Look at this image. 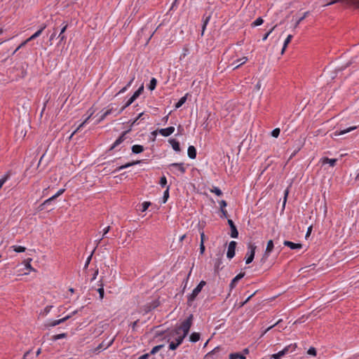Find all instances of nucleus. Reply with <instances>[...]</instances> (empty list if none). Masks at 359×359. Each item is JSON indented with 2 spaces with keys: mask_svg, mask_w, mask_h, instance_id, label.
Segmentation results:
<instances>
[{
  "mask_svg": "<svg viewBox=\"0 0 359 359\" xmlns=\"http://www.w3.org/2000/svg\"><path fill=\"white\" fill-rule=\"evenodd\" d=\"M193 320L194 315L190 314L185 320L181 323L179 326L176 327L175 329L170 332V335L172 337L179 335L180 331H182V334L187 337L189 334L191 327L193 325Z\"/></svg>",
  "mask_w": 359,
  "mask_h": 359,
  "instance_id": "obj_1",
  "label": "nucleus"
},
{
  "mask_svg": "<svg viewBox=\"0 0 359 359\" xmlns=\"http://www.w3.org/2000/svg\"><path fill=\"white\" fill-rule=\"evenodd\" d=\"M205 284V281L201 280L198 285L193 290L192 292L187 297V304L189 306L191 305L192 302L195 300L196 297L198 296Z\"/></svg>",
  "mask_w": 359,
  "mask_h": 359,
  "instance_id": "obj_2",
  "label": "nucleus"
},
{
  "mask_svg": "<svg viewBox=\"0 0 359 359\" xmlns=\"http://www.w3.org/2000/svg\"><path fill=\"white\" fill-rule=\"evenodd\" d=\"M168 168L176 175H179V172L183 175L186 172V168L183 163H173L170 164Z\"/></svg>",
  "mask_w": 359,
  "mask_h": 359,
  "instance_id": "obj_3",
  "label": "nucleus"
},
{
  "mask_svg": "<svg viewBox=\"0 0 359 359\" xmlns=\"http://www.w3.org/2000/svg\"><path fill=\"white\" fill-rule=\"evenodd\" d=\"M256 248L257 247L255 244L249 243L248 251L246 254L247 257L245 259V263L247 264H250L253 261Z\"/></svg>",
  "mask_w": 359,
  "mask_h": 359,
  "instance_id": "obj_4",
  "label": "nucleus"
},
{
  "mask_svg": "<svg viewBox=\"0 0 359 359\" xmlns=\"http://www.w3.org/2000/svg\"><path fill=\"white\" fill-rule=\"evenodd\" d=\"M71 317H72V316H66L65 317H64L62 318H60V319H58V320H49V321L47 322L46 325L47 327H55V326H56L57 325H60V324L67 321Z\"/></svg>",
  "mask_w": 359,
  "mask_h": 359,
  "instance_id": "obj_5",
  "label": "nucleus"
},
{
  "mask_svg": "<svg viewBox=\"0 0 359 359\" xmlns=\"http://www.w3.org/2000/svg\"><path fill=\"white\" fill-rule=\"evenodd\" d=\"M236 244V242L233 241H231L229 244L226 257L230 259L235 256V250Z\"/></svg>",
  "mask_w": 359,
  "mask_h": 359,
  "instance_id": "obj_6",
  "label": "nucleus"
},
{
  "mask_svg": "<svg viewBox=\"0 0 359 359\" xmlns=\"http://www.w3.org/2000/svg\"><path fill=\"white\" fill-rule=\"evenodd\" d=\"M62 25V27L60 29V34L57 36V38L59 39V44L62 43L66 41L67 39L66 36L65 35V32L68 27V24L64 22Z\"/></svg>",
  "mask_w": 359,
  "mask_h": 359,
  "instance_id": "obj_7",
  "label": "nucleus"
},
{
  "mask_svg": "<svg viewBox=\"0 0 359 359\" xmlns=\"http://www.w3.org/2000/svg\"><path fill=\"white\" fill-rule=\"evenodd\" d=\"M130 130V129L124 131L122 134L118 137V139L112 144L110 147V150L115 149L119 144H121L126 139V134Z\"/></svg>",
  "mask_w": 359,
  "mask_h": 359,
  "instance_id": "obj_8",
  "label": "nucleus"
},
{
  "mask_svg": "<svg viewBox=\"0 0 359 359\" xmlns=\"http://www.w3.org/2000/svg\"><path fill=\"white\" fill-rule=\"evenodd\" d=\"M159 305V302L158 300H154L149 303H147L144 306L143 311L145 313H148L153 309H156Z\"/></svg>",
  "mask_w": 359,
  "mask_h": 359,
  "instance_id": "obj_9",
  "label": "nucleus"
},
{
  "mask_svg": "<svg viewBox=\"0 0 359 359\" xmlns=\"http://www.w3.org/2000/svg\"><path fill=\"white\" fill-rule=\"evenodd\" d=\"M227 222H228V224L229 225L230 229H231V234H230L231 237L233 238H238V231L237 228H236V225L234 224L233 222L230 219H229Z\"/></svg>",
  "mask_w": 359,
  "mask_h": 359,
  "instance_id": "obj_10",
  "label": "nucleus"
},
{
  "mask_svg": "<svg viewBox=\"0 0 359 359\" xmlns=\"http://www.w3.org/2000/svg\"><path fill=\"white\" fill-rule=\"evenodd\" d=\"M283 245L290 248L292 250H299L302 248V245L301 243H294L292 241H285L283 242Z\"/></svg>",
  "mask_w": 359,
  "mask_h": 359,
  "instance_id": "obj_11",
  "label": "nucleus"
},
{
  "mask_svg": "<svg viewBox=\"0 0 359 359\" xmlns=\"http://www.w3.org/2000/svg\"><path fill=\"white\" fill-rule=\"evenodd\" d=\"M175 131V128L173 126H170L166 128H162L159 130V133L164 137H168L171 134H172Z\"/></svg>",
  "mask_w": 359,
  "mask_h": 359,
  "instance_id": "obj_12",
  "label": "nucleus"
},
{
  "mask_svg": "<svg viewBox=\"0 0 359 359\" xmlns=\"http://www.w3.org/2000/svg\"><path fill=\"white\" fill-rule=\"evenodd\" d=\"M245 276V273H238L237 276H236L231 281L230 284H229V287H230V289L232 290L233 289L237 283L238 282V280H240L241 278H243Z\"/></svg>",
  "mask_w": 359,
  "mask_h": 359,
  "instance_id": "obj_13",
  "label": "nucleus"
},
{
  "mask_svg": "<svg viewBox=\"0 0 359 359\" xmlns=\"http://www.w3.org/2000/svg\"><path fill=\"white\" fill-rule=\"evenodd\" d=\"M142 162V161H133V162H130V163H127L123 165H121L119 167H117L115 170H114V172H119L121 171V170L123 169H125V168H128L130 166H133V165H137V164H140V163Z\"/></svg>",
  "mask_w": 359,
  "mask_h": 359,
  "instance_id": "obj_14",
  "label": "nucleus"
},
{
  "mask_svg": "<svg viewBox=\"0 0 359 359\" xmlns=\"http://www.w3.org/2000/svg\"><path fill=\"white\" fill-rule=\"evenodd\" d=\"M356 128H357L356 126H352V127H349V128H344V129L339 128V129L337 130L334 133V134L335 136L342 135H344L348 132H351Z\"/></svg>",
  "mask_w": 359,
  "mask_h": 359,
  "instance_id": "obj_15",
  "label": "nucleus"
},
{
  "mask_svg": "<svg viewBox=\"0 0 359 359\" xmlns=\"http://www.w3.org/2000/svg\"><path fill=\"white\" fill-rule=\"evenodd\" d=\"M217 256H218V257L215 259V271L218 272L219 270L222 269V267L220 266L222 264V254L219 252L217 255Z\"/></svg>",
  "mask_w": 359,
  "mask_h": 359,
  "instance_id": "obj_16",
  "label": "nucleus"
},
{
  "mask_svg": "<svg viewBox=\"0 0 359 359\" xmlns=\"http://www.w3.org/2000/svg\"><path fill=\"white\" fill-rule=\"evenodd\" d=\"M323 165L329 164L331 167L335 166L337 159V158H329L327 157H324L321 159Z\"/></svg>",
  "mask_w": 359,
  "mask_h": 359,
  "instance_id": "obj_17",
  "label": "nucleus"
},
{
  "mask_svg": "<svg viewBox=\"0 0 359 359\" xmlns=\"http://www.w3.org/2000/svg\"><path fill=\"white\" fill-rule=\"evenodd\" d=\"M115 111H116V109H114L113 106L109 105L108 109L101 115L99 121H103L107 116L112 114Z\"/></svg>",
  "mask_w": 359,
  "mask_h": 359,
  "instance_id": "obj_18",
  "label": "nucleus"
},
{
  "mask_svg": "<svg viewBox=\"0 0 359 359\" xmlns=\"http://www.w3.org/2000/svg\"><path fill=\"white\" fill-rule=\"evenodd\" d=\"M55 199H56V198L54 196H52L49 198L43 201V203L40 205V206H39L40 209L41 210H44L46 206L50 205L53 201H55Z\"/></svg>",
  "mask_w": 359,
  "mask_h": 359,
  "instance_id": "obj_19",
  "label": "nucleus"
},
{
  "mask_svg": "<svg viewBox=\"0 0 359 359\" xmlns=\"http://www.w3.org/2000/svg\"><path fill=\"white\" fill-rule=\"evenodd\" d=\"M273 242L272 240H269L267 243L266 248L265 250L264 255L266 256V258H267L269 255V254L272 252L273 249Z\"/></svg>",
  "mask_w": 359,
  "mask_h": 359,
  "instance_id": "obj_20",
  "label": "nucleus"
},
{
  "mask_svg": "<svg viewBox=\"0 0 359 359\" xmlns=\"http://www.w3.org/2000/svg\"><path fill=\"white\" fill-rule=\"evenodd\" d=\"M188 156L191 159H195L196 157V149L194 146H189L187 150Z\"/></svg>",
  "mask_w": 359,
  "mask_h": 359,
  "instance_id": "obj_21",
  "label": "nucleus"
},
{
  "mask_svg": "<svg viewBox=\"0 0 359 359\" xmlns=\"http://www.w3.org/2000/svg\"><path fill=\"white\" fill-rule=\"evenodd\" d=\"M169 142L171 144L172 149L175 151H177V152L180 151V142L178 141H177L175 139H170V140H169Z\"/></svg>",
  "mask_w": 359,
  "mask_h": 359,
  "instance_id": "obj_22",
  "label": "nucleus"
},
{
  "mask_svg": "<svg viewBox=\"0 0 359 359\" xmlns=\"http://www.w3.org/2000/svg\"><path fill=\"white\" fill-rule=\"evenodd\" d=\"M188 93H187L184 96L182 97L179 101L175 104V109H179L180 107H181L187 101V96H188Z\"/></svg>",
  "mask_w": 359,
  "mask_h": 359,
  "instance_id": "obj_23",
  "label": "nucleus"
},
{
  "mask_svg": "<svg viewBox=\"0 0 359 359\" xmlns=\"http://www.w3.org/2000/svg\"><path fill=\"white\" fill-rule=\"evenodd\" d=\"M131 149L133 154H137L144 151V147L140 144H135L132 147Z\"/></svg>",
  "mask_w": 359,
  "mask_h": 359,
  "instance_id": "obj_24",
  "label": "nucleus"
},
{
  "mask_svg": "<svg viewBox=\"0 0 359 359\" xmlns=\"http://www.w3.org/2000/svg\"><path fill=\"white\" fill-rule=\"evenodd\" d=\"M201 334L198 332H193L189 336V341L192 343H196L199 341Z\"/></svg>",
  "mask_w": 359,
  "mask_h": 359,
  "instance_id": "obj_25",
  "label": "nucleus"
},
{
  "mask_svg": "<svg viewBox=\"0 0 359 359\" xmlns=\"http://www.w3.org/2000/svg\"><path fill=\"white\" fill-rule=\"evenodd\" d=\"M297 348V344H291L287 346H285L283 351L285 352V354L288 353H292L293 351H295Z\"/></svg>",
  "mask_w": 359,
  "mask_h": 359,
  "instance_id": "obj_26",
  "label": "nucleus"
},
{
  "mask_svg": "<svg viewBox=\"0 0 359 359\" xmlns=\"http://www.w3.org/2000/svg\"><path fill=\"white\" fill-rule=\"evenodd\" d=\"M135 100L130 97L126 104L116 112V116L122 113V111L128 107H129Z\"/></svg>",
  "mask_w": 359,
  "mask_h": 359,
  "instance_id": "obj_27",
  "label": "nucleus"
},
{
  "mask_svg": "<svg viewBox=\"0 0 359 359\" xmlns=\"http://www.w3.org/2000/svg\"><path fill=\"white\" fill-rule=\"evenodd\" d=\"M246 357L241 353H232L229 355V359H245Z\"/></svg>",
  "mask_w": 359,
  "mask_h": 359,
  "instance_id": "obj_28",
  "label": "nucleus"
},
{
  "mask_svg": "<svg viewBox=\"0 0 359 359\" xmlns=\"http://www.w3.org/2000/svg\"><path fill=\"white\" fill-rule=\"evenodd\" d=\"M248 57H243L241 59H238L236 60V61H234V62L233 63V64H236V63H238L239 64H237L235 67L233 68V69H236L237 68H238L239 67H241L242 65L245 64L247 61H248Z\"/></svg>",
  "mask_w": 359,
  "mask_h": 359,
  "instance_id": "obj_29",
  "label": "nucleus"
},
{
  "mask_svg": "<svg viewBox=\"0 0 359 359\" xmlns=\"http://www.w3.org/2000/svg\"><path fill=\"white\" fill-rule=\"evenodd\" d=\"M292 35L291 34H289L287 36V37L285 39V41H284V43H283V48H282V50H281V54H283L287 45L290 43L292 39Z\"/></svg>",
  "mask_w": 359,
  "mask_h": 359,
  "instance_id": "obj_30",
  "label": "nucleus"
},
{
  "mask_svg": "<svg viewBox=\"0 0 359 359\" xmlns=\"http://www.w3.org/2000/svg\"><path fill=\"white\" fill-rule=\"evenodd\" d=\"M144 86L143 84L134 93L131 97L135 100L143 92Z\"/></svg>",
  "mask_w": 359,
  "mask_h": 359,
  "instance_id": "obj_31",
  "label": "nucleus"
},
{
  "mask_svg": "<svg viewBox=\"0 0 359 359\" xmlns=\"http://www.w3.org/2000/svg\"><path fill=\"white\" fill-rule=\"evenodd\" d=\"M135 79V77L133 76L130 80V81L127 83V85L126 86H124L123 88H122L119 91L118 93H117L118 95V94H122L123 93H125L128 88L131 86V84L133 83V81Z\"/></svg>",
  "mask_w": 359,
  "mask_h": 359,
  "instance_id": "obj_32",
  "label": "nucleus"
},
{
  "mask_svg": "<svg viewBox=\"0 0 359 359\" xmlns=\"http://www.w3.org/2000/svg\"><path fill=\"white\" fill-rule=\"evenodd\" d=\"M32 258H28L27 259H25L24 261V264H25V269H29V271H35L34 269L32 266L31 265V262H32Z\"/></svg>",
  "mask_w": 359,
  "mask_h": 359,
  "instance_id": "obj_33",
  "label": "nucleus"
},
{
  "mask_svg": "<svg viewBox=\"0 0 359 359\" xmlns=\"http://www.w3.org/2000/svg\"><path fill=\"white\" fill-rule=\"evenodd\" d=\"M163 347V344L157 345L154 346L149 352V354L151 355L156 354L158 353L162 348Z\"/></svg>",
  "mask_w": 359,
  "mask_h": 359,
  "instance_id": "obj_34",
  "label": "nucleus"
},
{
  "mask_svg": "<svg viewBox=\"0 0 359 359\" xmlns=\"http://www.w3.org/2000/svg\"><path fill=\"white\" fill-rule=\"evenodd\" d=\"M157 84V80L155 78H152L148 85V88L150 90H154L156 88Z\"/></svg>",
  "mask_w": 359,
  "mask_h": 359,
  "instance_id": "obj_35",
  "label": "nucleus"
},
{
  "mask_svg": "<svg viewBox=\"0 0 359 359\" xmlns=\"http://www.w3.org/2000/svg\"><path fill=\"white\" fill-rule=\"evenodd\" d=\"M169 190H170V186H167L166 189L163 192V203H165L169 198Z\"/></svg>",
  "mask_w": 359,
  "mask_h": 359,
  "instance_id": "obj_36",
  "label": "nucleus"
},
{
  "mask_svg": "<svg viewBox=\"0 0 359 359\" xmlns=\"http://www.w3.org/2000/svg\"><path fill=\"white\" fill-rule=\"evenodd\" d=\"M144 116V112H141L140 114H139V115L137 116V117L136 118H135L132 122H131V125L130 126H133L135 125H137L138 123H137V121L138 119L141 118L142 120H144L145 118V117H143Z\"/></svg>",
  "mask_w": 359,
  "mask_h": 359,
  "instance_id": "obj_37",
  "label": "nucleus"
},
{
  "mask_svg": "<svg viewBox=\"0 0 359 359\" xmlns=\"http://www.w3.org/2000/svg\"><path fill=\"white\" fill-rule=\"evenodd\" d=\"M11 248H13V250L16 252H22L26 250L25 247L20 245H13L11 246Z\"/></svg>",
  "mask_w": 359,
  "mask_h": 359,
  "instance_id": "obj_38",
  "label": "nucleus"
},
{
  "mask_svg": "<svg viewBox=\"0 0 359 359\" xmlns=\"http://www.w3.org/2000/svg\"><path fill=\"white\" fill-rule=\"evenodd\" d=\"M285 355V352L282 350L278 352L277 353L273 354L271 358L273 359H280L283 356Z\"/></svg>",
  "mask_w": 359,
  "mask_h": 359,
  "instance_id": "obj_39",
  "label": "nucleus"
},
{
  "mask_svg": "<svg viewBox=\"0 0 359 359\" xmlns=\"http://www.w3.org/2000/svg\"><path fill=\"white\" fill-rule=\"evenodd\" d=\"M264 22V20L263 19L259 17L258 18H257L252 23V27H257V26H259L261 25H262Z\"/></svg>",
  "mask_w": 359,
  "mask_h": 359,
  "instance_id": "obj_40",
  "label": "nucleus"
},
{
  "mask_svg": "<svg viewBox=\"0 0 359 359\" xmlns=\"http://www.w3.org/2000/svg\"><path fill=\"white\" fill-rule=\"evenodd\" d=\"M185 337H186V336H184L183 334L177 336V337L175 339V341L176 343V345L180 346L183 342V340Z\"/></svg>",
  "mask_w": 359,
  "mask_h": 359,
  "instance_id": "obj_41",
  "label": "nucleus"
},
{
  "mask_svg": "<svg viewBox=\"0 0 359 359\" xmlns=\"http://www.w3.org/2000/svg\"><path fill=\"white\" fill-rule=\"evenodd\" d=\"M210 191L212 193L215 194L218 196H220L222 195V191H221V189L219 188H218V187H213V189H211Z\"/></svg>",
  "mask_w": 359,
  "mask_h": 359,
  "instance_id": "obj_42",
  "label": "nucleus"
},
{
  "mask_svg": "<svg viewBox=\"0 0 359 359\" xmlns=\"http://www.w3.org/2000/svg\"><path fill=\"white\" fill-rule=\"evenodd\" d=\"M9 174L5 175L2 178L0 179V189L4 184V183L9 179Z\"/></svg>",
  "mask_w": 359,
  "mask_h": 359,
  "instance_id": "obj_43",
  "label": "nucleus"
},
{
  "mask_svg": "<svg viewBox=\"0 0 359 359\" xmlns=\"http://www.w3.org/2000/svg\"><path fill=\"white\" fill-rule=\"evenodd\" d=\"M159 184L162 187H165L167 186V179L165 177V176H162L161 178H160V181H159Z\"/></svg>",
  "mask_w": 359,
  "mask_h": 359,
  "instance_id": "obj_44",
  "label": "nucleus"
},
{
  "mask_svg": "<svg viewBox=\"0 0 359 359\" xmlns=\"http://www.w3.org/2000/svg\"><path fill=\"white\" fill-rule=\"evenodd\" d=\"M309 12H305L304 15L297 20V21L295 23V27H297L300 24V22L306 18Z\"/></svg>",
  "mask_w": 359,
  "mask_h": 359,
  "instance_id": "obj_45",
  "label": "nucleus"
},
{
  "mask_svg": "<svg viewBox=\"0 0 359 359\" xmlns=\"http://www.w3.org/2000/svg\"><path fill=\"white\" fill-rule=\"evenodd\" d=\"M67 337V334L66 333H62V334H55L53 337V340L56 341V340H58V339H63V338H65Z\"/></svg>",
  "mask_w": 359,
  "mask_h": 359,
  "instance_id": "obj_46",
  "label": "nucleus"
},
{
  "mask_svg": "<svg viewBox=\"0 0 359 359\" xmlns=\"http://www.w3.org/2000/svg\"><path fill=\"white\" fill-rule=\"evenodd\" d=\"M280 133V128H275L271 131V136L277 138L279 136Z\"/></svg>",
  "mask_w": 359,
  "mask_h": 359,
  "instance_id": "obj_47",
  "label": "nucleus"
},
{
  "mask_svg": "<svg viewBox=\"0 0 359 359\" xmlns=\"http://www.w3.org/2000/svg\"><path fill=\"white\" fill-rule=\"evenodd\" d=\"M150 205H151L150 202H147V201L144 202L142 204L141 211L142 212L146 211L148 209V208L149 207Z\"/></svg>",
  "mask_w": 359,
  "mask_h": 359,
  "instance_id": "obj_48",
  "label": "nucleus"
},
{
  "mask_svg": "<svg viewBox=\"0 0 359 359\" xmlns=\"http://www.w3.org/2000/svg\"><path fill=\"white\" fill-rule=\"evenodd\" d=\"M94 253V250L92 251V252L90 253V255L88 257V258L86 259V263H85V265H84V268H87L92 259V257H93V255Z\"/></svg>",
  "mask_w": 359,
  "mask_h": 359,
  "instance_id": "obj_49",
  "label": "nucleus"
},
{
  "mask_svg": "<svg viewBox=\"0 0 359 359\" xmlns=\"http://www.w3.org/2000/svg\"><path fill=\"white\" fill-rule=\"evenodd\" d=\"M97 292L100 294V299H102L104 298V294L103 285H102L100 288L97 289Z\"/></svg>",
  "mask_w": 359,
  "mask_h": 359,
  "instance_id": "obj_50",
  "label": "nucleus"
},
{
  "mask_svg": "<svg viewBox=\"0 0 359 359\" xmlns=\"http://www.w3.org/2000/svg\"><path fill=\"white\" fill-rule=\"evenodd\" d=\"M288 194H289V190H288V189H287L285 190V193H284V198H283V208H285Z\"/></svg>",
  "mask_w": 359,
  "mask_h": 359,
  "instance_id": "obj_51",
  "label": "nucleus"
},
{
  "mask_svg": "<svg viewBox=\"0 0 359 359\" xmlns=\"http://www.w3.org/2000/svg\"><path fill=\"white\" fill-rule=\"evenodd\" d=\"M307 353L309 355H313V356H316V350L315 348L313 347H311L308 351H307Z\"/></svg>",
  "mask_w": 359,
  "mask_h": 359,
  "instance_id": "obj_52",
  "label": "nucleus"
},
{
  "mask_svg": "<svg viewBox=\"0 0 359 359\" xmlns=\"http://www.w3.org/2000/svg\"><path fill=\"white\" fill-rule=\"evenodd\" d=\"M275 27H272L269 32H267L262 37V41H266L267 39V38L269 37V36L270 35V34L273 31Z\"/></svg>",
  "mask_w": 359,
  "mask_h": 359,
  "instance_id": "obj_53",
  "label": "nucleus"
},
{
  "mask_svg": "<svg viewBox=\"0 0 359 359\" xmlns=\"http://www.w3.org/2000/svg\"><path fill=\"white\" fill-rule=\"evenodd\" d=\"M27 44V41H22L17 48L13 52L12 55H13L18 50H20L21 48L24 47Z\"/></svg>",
  "mask_w": 359,
  "mask_h": 359,
  "instance_id": "obj_54",
  "label": "nucleus"
},
{
  "mask_svg": "<svg viewBox=\"0 0 359 359\" xmlns=\"http://www.w3.org/2000/svg\"><path fill=\"white\" fill-rule=\"evenodd\" d=\"M179 346L176 345V343L175 341H170L169 344V349L170 350H175Z\"/></svg>",
  "mask_w": 359,
  "mask_h": 359,
  "instance_id": "obj_55",
  "label": "nucleus"
},
{
  "mask_svg": "<svg viewBox=\"0 0 359 359\" xmlns=\"http://www.w3.org/2000/svg\"><path fill=\"white\" fill-rule=\"evenodd\" d=\"M65 191V189H59L57 193L55 194H54L53 196L57 198H58L60 196H61L64 192Z\"/></svg>",
  "mask_w": 359,
  "mask_h": 359,
  "instance_id": "obj_56",
  "label": "nucleus"
},
{
  "mask_svg": "<svg viewBox=\"0 0 359 359\" xmlns=\"http://www.w3.org/2000/svg\"><path fill=\"white\" fill-rule=\"evenodd\" d=\"M210 16H203V24H204L205 26H207V25L208 24L209 22V20H210Z\"/></svg>",
  "mask_w": 359,
  "mask_h": 359,
  "instance_id": "obj_57",
  "label": "nucleus"
},
{
  "mask_svg": "<svg viewBox=\"0 0 359 359\" xmlns=\"http://www.w3.org/2000/svg\"><path fill=\"white\" fill-rule=\"evenodd\" d=\"M219 205H220V210H224L225 209V208L226 207L227 205V203L224 200H222L220 202H219Z\"/></svg>",
  "mask_w": 359,
  "mask_h": 359,
  "instance_id": "obj_58",
  "label": "nucleus"
},
{
  "mask_svg": "<svg viewBox=\"0 0 359 359\" xmlns=\"http://www.w3.org/2000/svg\"><path fill=\"white\" fill-rule=\"evenodd\" d=\"M90 116H91V115H90L88 117H87V118H86V120H85V121H83V123H82L79 126V128L76 129V130H75V131L74 132V133H73V134H74V133H75L78 130H79L81 127H83V125H85V124L88 122V120H89V118H90Z\"/></svg>",
  "mask_w": 359,
  "mask_h": 359,
  "instance_id": "obj_59",
  "label": "nucleus"
},
{
  "mask_svg": "<svg viewBox=\"0 0 359 359\" xmlns=\"http://www.w3.org/2000/svg\"><path fill=\"white\" fill-rule=\"evenodd\" d=\"M110 230V226H107V227H105L104 229H103V233H102V238L105 237L106 234Z\"/></svg>",
  "mask_w": 359,
  "mask_h": 359,
  "instance_id": "obj_60",
  "label": "nucleus"
},
{
  "mask_svg": "<svg viewBox=\"0 0 359 359\" xmlns=\"http://www.w3.org/2000/svg\"><path fill=\"white\" fill-rule=\"evenodd\" d=\"M41 29H38L34 34H32L33 38L36 39L41 34Z\"/></svg>",
  "mask_w": 359,
  "mask_h": 359,
  "instance_id": "obj_61",
  "label": "nucleus"
},
{
  "mask_svg": "<svg viewBox=\"0 0 359 359\" xmlns=\"http://www.w3.org/2000/svg\"><path fill=\"white\" fill-rule=\"evenodd\" d=\"M150 357V355L149 353H147L145 354H143L142 355L140 356L138 359H148Z\"/></svg>",
  "mask_w": 359,
  "mask_h": 359,
  "instance_id": "obj_62",
  "label": "nucleus"
},
{
  "mask_svg": "<svg viewBox=\"0 0 359 359\" xmlns=\"http://www.w3.org/2000/svg\"><path fill=\"white\" fill-rule=\"evenodd\" d=\"M352 4L359 7V0H348Z\"/></svg>",
  "mask_w": 359,
  "mask_h": 359,
  "instance_id": "obj_63",
  "label": "nucleus"
},
{
  "mask_svg": "<svg viewBox=\"0 0 359 359\" xmlns=\"http://www.w3.org/2000/svg\"><path fill=\"white\" fill-rule=\"evenodd\" d=\"M359 181V169L355 171V182Z\"/></svg>",
  "mask_w": 359,
  "mask_h": 359,
  "instance_id": "obj_64",
  "label": "nucleus"
}]
</instances>
